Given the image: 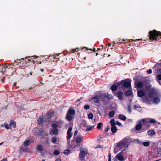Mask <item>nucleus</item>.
<instances>
[{
    "label": "nucleus",
    "mask_w": 161,
    "mask_h": 161,
    "mask_svg": "<svg viewBox=\"0 0 161 161\" xmlns=\"http://www.w3.org/2000/svg\"><path fill=\"white\" fill-rule=\"evenodd\" d=\"M125 94L126 96H130L132 94V91L130 90H127L125 92Z\"/></svg>",
    "instance_id": "a878e982"
},
{
    "label": "nucleus",
    "mask_w": 161,
    "mask_h": 161,
    "mask_svg": "<svg viewBox=\"0 0 161 161\" xmlns=\"http://www.w3.org/2000/svg\"><path fill=\"white\" fill-rule=\"evenodd\" d=\"M105 97L108 99H111L112 98V96L111 95L109 94H108L106 96H105Z\"/></svg>",
    "instance_id": "603ef678"
},
{
    "label": "nucleus",
    "mask_w": 161,
    "mask_h": 161,
    "mask_svg": "<svg viewBox=\"0 0 161 161\" xmlns=\"http://www.w3.org/2000/svg\"><path fill=\"white\" fill-rule=\"evenodd\" d=\"M122 152H121L116 156V158L120 161H123L125 160L124 157L122 155Z\"/></svg>",
    "instance_id": "ddd939ff"
},
{
    "label": "nucleus",
    "mask_w": 161,
    "mask_h": 161,
    "mask_svg": "<svg viewBox=\"0 0 161 161\" xmlns=\"http://www.w3.org/2000/svg\"><path fill=\"white\" fill-rule=\"evenodd\" d=\"M57 138L56 137H53L52 138L51 142L53 143H55L57 142Z\"/></svg>",
    "instance_id": "37998d69"
},
{
    "label": "nucleus",
    "mask_w": 161,
    "mask_h": 161,
    "mask_svg": "<svg viewBox=\"0 0 161 161\" xmlns=\"http://www.w3.org/2000/svg\"><path fill=\"white\" fill-rule=\"evenodd\" d=\"M9 125L11 127H12L14 128H15L16 127V123L13 120H10Z\"/></svg>",
    "instance_id": "412c9836"
},
{
    "label": "nucleus",
    "mask_w": 161,
    "mask_h": 161,
    "mask_svg": "<svg viewBox=\"0 0 161 161\" xmlns=\"http://www.w3.org/2000/svg\"><path fill=\"white\" fill-rule=\"evenodd\" d=\"M85 48L87 50H90L92 51H93V52H96L97 51V50H96L95 49V48H93L92 49H88L86 47H85Z\"/></svg>",
    "instance_id": "3c124183"
},
{
    "label": "nucleus",
    "mask_w": 161,
    "mask_h": 161,
    "mask_svg": "<svg viewBox=\"0 0 161 161\" xmlns=\"http://www.w3.org/2000/svg\"><path fill=\"white\" fill-rule=\"evenodd\" d=\"M4 126L5 128L7 130H8L9 129H12V127L9 126V125L7 124H4Z\"/></svg>",
    "instance_id": "79ce46f5"
},
{
    "label": "nucleus",
    "mask_w": 161,
    "mask_h": 161,
    "mask_svg": "<svg viewBox=\"0 0 161 161\" xmlns=\"http://www.w3.org/2000/svg\"><path fill=\"white\" fill-rule=\"evenodd\" d=\"M123 92L121 91H119L117 92L115 95L117 96L119 99L122 100L123 99Z\"/></svg>",
    "instance_id": "dca6fc26"
},
{
    "label": "nucleus",
    "mask_w": 161,
    "mask_h": 161,
    "mask_svg": "<svg viewBox=\"0 0 161 161\" xmlns=\"http://www.w3.org/2000/svg\"><path fill=\"white\" fill-rule=\"evenodd\" d=\"M67 113L69 114L72 115L73 116H74L75 113V111L73 108V107H71L69 109Z\"/></svg>",
    "instance_id": "2eb2a0df"
},
{
    "label": "nucleus",
    "mask_w": 161,
    "mask_h": 161,
    "mask_svg": "<svg viewBox=\"0 0 161 161\" xmlns=\"http://www.w3.org/2000/svg\"><path fill=\"white\" fill-rule=\"evenodd\" d=\"M16 62L18 63V64H23L24 63V58H21L20 59H17L16 60Z\"/></svg>",
    "instance_id": "c85d7f7f"
},
{
    "label": "nucleus",
    "mask_w": 161,
    "mask_h": 161,
    "mask_svg": "<svg viewBox=\"0 0 161 161\" xmlns=\"http://www.w3.org/2000/svg\"><path fill=\"white\" fill-rule=\"evenodd\" d=\"M115 114V112L114 111H110L109 114V116L112 118L113 117L114 115Z\"/></svg>",
    "instance_id": "ea45409f"
},
{
    "label": "nucleus",
    "mask_w": 161,
    "mask_h": 161,
    "mask_svg": "<svg viewBox=\"0 0 161 161\" xmlns=\"http://www.w3.org/2000/svg\"><path fill=\"white\" fill-rule=\"evenodd\" d=\"M159 72L161 74V68L158 69Z\"/></svg>",
    "instance_id": "774afa93"
},
{
    "label": "nucleus",
    "mask_w": 161,
    "mask_h": 161,
    "mask_svg": "<svg viewBox=\"0 0 161 161\" xmlns=\"http://www.w3.org/2000/svg\"><path fill=\"white\" fill-rule=\"evenodd\" d=\"M117 84L119 87L123 90L124 88H128L131 86V80L130 79H126L121 80L120 82H118Z\"/></svg>",
    "instance_id": "7ed1b4c3"
},
{
    "label": "nucleus",
    "mask_w": 161,
    "mask_h": 161,
    "mask_svg": "<svg viewBox=\"0 0 161 161\" xmlns=\"http://www.w3.org/2000/svg\"><path fill=\"white\" fill-rule=\"evenodd\" d=\"M147 73L148 74H151L152 73V70L151 69H150L147 71Z\"/></svg>",
    "instance_id": "052dcab7"
},
{
    "label": "nucleus",
    "mask_w": 161,
    "mask_h": 161,
    "mask_svg": "<svg viewBox=\"0 0 161 161\" xmlns=\"http://www.w3.org/2000/svg\"><path fill=\"white\" fill-rule=\"evenodd\" d=\"M90 106L88 104H86L84 105V108L85 110H88L90 108Z\"/></svg>",
    "instance_id": "49530a36"
},
{
    "label": "nucleus",
    "mask_w": 161,
    "mask_h": 161,
    "mask_svg": "<svg viewBox=\"0 0 161 161\" xmlns=\"http://www.w3.org/2000/svg\"><path fill=\"white\" fill-rule=\"evenodd\" d=\"M147 130V129H146V128L143 127H142V129L140 130L139 131V132H136V133H142L144 132L145 131Z\"/></svg>",
    "instance_id": "e433bc0d"
},
{
    "label": "nucleus",
    "mask_w": 161,
    "mask_h": 161,
    "mask_svg": "<svg viewBox=\"0 0 161 161\" xmlns=\"http://www.w3.org/2000/svg\"><path fill=\"white\" fill-rule=\"evenodd\" d=\"M148 82L147 80H145L142 82L139 81L137 80H135L134 85L135 87L137 88L141 89L142 88L144 85H146Z\"/></svg>",
    "instance_id": "39448f33"
},
{
    "label": "nucleus",
    "mask_w": 161,
    "mask_h": 161,
    "mask_svg": "<svg viewBox=\"0 0 161 161\" xmlns=\"http://www.w3.org/2000/svg\"><path fill=\"white\" fill-rule=\"evenodd\" d=\"M127 142V139H124L119 141L117 143L116 146L119 147H121L123 146H124Z\"/></svg>",
    "instance_id": "6e6552de"
},
{
    "label": "nucleus",
    "mask_w": 161,
    "mask_h": 161,
    "mask_svg": "<svg viewBox=\"0 0 161 161\" xmlns=\"http://www.w3.org/2000/svg\"><path fill=\"white\" fill-rule=\"evenodd\" d=\"M142 125H144L147 126L148 128L150 127L149 125V120L145 119H143L141 120Z\"/></svg>",
    "instance_id": "9b49d317"
},
{
    "label": "nucleus",
    "mask_w": 161,
    "mask_h": 161,
    "mask_svg": "<svg viewBox=\"0 0 161 161\" xmlns=\"http://www.w3.org/2000/svg\"><path fill=\"white\" fill-rule=\"evenodd\" d=\"M78 133V130H75L74 133V136H75ZM74 138H75V137H74Z\"/></svg>",
    "instance_id": "bf43d9fd"
},
{
    "label": "nucleus",
    "mask_w": 161,
    "mask_h": 161,
    "mask_svg": "<svg viewBox=\"0 0 161 161\" xmlns=\"http://www.w3.org/2000/svg\"><path fill=\"white\" fill-rule=\"evenodd\" d=\"M128 111L129 112H131L132 110L131 109V106L130 105L128 106Z\"/></svg>",
    "instance_id": "5fc2aeb1"
},
{
    "label": "nucleus",
    "mask_w": 161,
    "mask_h": 161,
    "mask_svg": "<svg viewBox=\"0 0 161 161\" xmlns=\"http://www.w3.org/2000/svg\"><path fill=\"white\" fill-rule=\"evenodd\" d=\"M94 126H92V127H87V128L86 129V131H90L93 128V127Z\"/></svg>",
    "instance_id": "864d4df0"
},
{
    "label": "nucleus",
    "mask_w": 161,
    "mask_h": 161,
    "mask_svg": "<svg viewBox=\"0 0 161 161\" xmlns=\"http://www.w3.org/2000/svg\"><path fill=\"white\" fill-rule=\"evenodd\" d=\"M160 101V98L158 97H155L153 99V102L155 104L158 103Z\"/></svg>",
    "instance_id": "7c9ffc66"
},
{
    "label": "nucleus",
    "mask_w": 161,
    "mask_h": 161,
    "mask_svg": "<svg viewBox=\"0 0 161 161\" xmlns=\"http://www.w3.org/2000/svg\"><path fill=\"white\" fill-rule=\"evenodd\" d=\"M72 129V128L71 127H70L68 129L67 132V144L69 146L71 147V145H70V139L72 136V133L71 132V131Z\"/></svg>",
    "instance_id": "423d86ee"
},
{
    "label": "nucleus",
    "mask_w": 161,
    "mask_h": 161,
    "mask_svg": "<svg viewBox=\"0 0 161 161\" xmlns=\"http://www.w3.org/2000/svg\"><path fill=\"white\" fill-rule=\"evenodd\" d=\"M157 79L160 80H161V74H159L157 75Z\"/></svg>",
    "instance_id": "4d7b16f0"
},
{
    "label": "nucleus",
    "mask_w": 161,
    "mask_h": 161,
    "mask_svg": "<svg viewBox=\"0 0 161 161\" xmlns=\"http://www.w3.org/2000/svg\"><path fill=\"white\" fill-rule=\"evenodd\" d=\"M30 57H26L24 59H25L24 60V62L25 61L26 62H29L30 61V59L29 58H30Z\"/></svg>",
    "instance_id": "c03bdc74"
},
{
    "label": "nucleus",
    "mask_w": 161,
    "mask_h": 161,
    "mask_svg": "<svg viewBox=\"0 0 161 161\" xmlns=\"http://www.w3.org/2000/svg\"><path fill=\"white\" fill-rule=\"evenodd\" d=\"M149 123H156V121H155V120L154 119H149Z\"/></svg>",
    "instance_id": "8fccbe9b"
},
{
    "label": "nucleus",
    "mask_w": 161,
    "mask_h": 161,
    "mask_svg": "<svg viewBox=\"0 0 161 161\" xmlns=\"http://www.w3.org/2000/svg\"><path fill=\"white\" fill-rule=\"evenodd\" d=\"M60 151L58 150H55L54 151V154L55 155H58L60 154Z\"/></svg>",
    "instance_id": "a18cd8bd"
},
{
    "label": "nucleus",
    "mask_w": 161,
    "mask_h": 161,
    "mask_svg": "<svg viewBox=\"0 0 161 161\" xmlns=\"http://www.w3.org/2000/svg\"><path fill=\"white\" fill-rule=\"evenodd\" d=\"M157 96L156 92L153 90H151L148 94V97L151 99L153 98L154 97Z\"/></svg>",
    "instance_id": "1a4fd4ad"
},
{
    "label": "nucleus",
    "mask_w": 161,
    "mask_h": 161,
    "mask_svg": "<svg viewBox=\"0 0 161 161\" xmlns=\"http://www.w3.org/2000/svg\"><path fill=\"white\" fill-rule=\"evenodd\" d=\"M7 159L6 158H4L2 160H1L0 161H7Z\"/></svg>",
    "instance_id": "0e129e2a"
},
{
    "label": "nucleus",
    "mask_w": 161,
    "mask_h": 161,
    "mask_svg": "<svg viewBox=\"0 0 161 161\" xmlns=\"http://www.w3.org/2000/svg\"><path fill=\"white\" fill-rule=\"evenodd\" d=\"M72 115H72L69 114L67 113L66 115V119L68 121H70L72 120L74 117L72 116Z\"/></svg>",
    "instance_id": "aec40b11"
},
{
    "label": "nucleus",
    "mask_w": 161,
    "mask_h": 161,
    "mask_svg": "<svg viewBox=\"0 0 161 161\" xmlns=\"http://www.w3.org/2000/svg\"><path fill=\"white\" fill-rule=\"evenodd\" d=\"M55 161H62L60 158H58L56 159Z\"/></svg>",
    "instance_id": "69168bd1"
},
{
    "label": "nucleus",
    "mask_w": 161,
    "mask_h": 161,
    "mask_svg": "<svg viewBox=\"0 0 161 161\" xmlns=\"http://www.w3.org/2000/svg\"><path fill=\"white\" fill-rule=\"evenodd\" d=\"M3 66V67H1L0 65V69H2L1 72L3 74L7 76H10L12 75L13 70L14 69V68L11 66L9 64H6ZM2 67L3 66H2Z\"/></svg>",
    "instance_id": "f257e3e1"
},
{
    "label": "nucleus",
    "mask_w": 161,
    "mask_h": 161,
    "mask_svg": "<svg viewBox=\"0 0 161 161\" xmlns=\"http://www.w3.org/2000/svg\"><path fill=\"white\" fill-rule=\"evenodd\" d=\"M137 95L139 97H144L145 95V93L143 91L142 89L137 90Z\"/></svg>",
    "instance_id": "4468645a"
},
{
    "label": "nucleus",
    "mask_w": 161,
    "mask_h": 161,
    "mask_svg": "<svg viewBox=\"0 0 161 161\" xmlns=\"http://www.w3.org/2000/svg\"><path fill=\"white\" fill-rule=\"evenodd\" d=\"M37 149L38 150L41 151H42L43 150V146L41 145H39L37 146Z\"/></svg>",
    "instance_id": "4c0bfd02"
},
{
    "label": "nucleus",
    "mask_w": 161,
    "mask_h": 161,
    "mask_svg": "<svg viewBox=\"0 0 161 161\" xmlns=\"http://www.w3.org/2000/svg\"><path fill=\"white\" fill-rule=\"evenodd\" d=\"M137 141L138 142V143L139 144H143V145L145 147L148 146L150 145V142H142L140 141H139V140L137 139Z\"/></svg>",
    "instance_id": "4be33fe9"
},
{
    "label": "nucleus",
    "mask_w": 161,
    "mask_h": 161,
    "mask_svg": "<svg viewBox=\"0 0 161 161\" xmlns=\"http://www.w3.org/2000/svg\"><path fill=\"white\" fill-rule=\"evenodd\" d=\"M148 36L151 41H158L159 39H161V32L154 29L149 32Z\"/></svg>",
    "instance_id": "f03ea898"
},
{
    "label": "nucleus",
    "mask_w": 161,
    "mask_h": 161,
    "mask_svg": "<svg viewBox=\"0 0 161 161\" xmlns=\"http://www.w3.org/2000/svg\"><path fill=\"white\" fill-rule=\"evenodd\" d=\"M110 123L111 126H115L116 123L114 119H112L110 121Z\"/></svg>",
    "instance_id": "f704fd0d"
},
{
    "label": "nucleus",
    "mask_w": 161,
    "mask_h": 161,
    "mask_svg": "<svg viewBox=\"0 0 161 161\" xmlns=\"http://www.w3.org/2000/svg\"><path fill=\"white\" fill-rule=\"evenodd\" d=\"M111 131L112 132L111 135H113L114 133H115L117 132L118 130L117 128L115 126H111Z\"/></svg>",
    "instance_id": "a211bd4d"
},
{
    "label": "nucleus",
    "mask_w": 161,
    "mask_h": 161,
    "mask_svg": "<svg viewBox=\"0 0 161 161\" xmlns=\"http://www.w3.org/2000/svg\"><path fill=\"white\" fill-rule=\"evenodd\" d=\"M80 99H79L77 100V101L76 102V104H78L80 103Z\"/></svg>",
    "instance_id": "680f3d73"
},
{
    "label": "nucleus",
    "mask_w": 161,
    "mask_h": 161,
    "mask_svg": "<svg viewBox=\"0 0 161 161\" xmlns=\"http://www.w3.org/2000/svg\"><path fill=\"white\" fill-rule=\"evenodd\" d=\"M31 142L30 140H27L25 141L23 143L24 145L26 146H28L30 145Z\"/></svg>",
    "instance_id": "cd10ccee"
},
{
    "label": "nucleus",
    "mask_w": 161,
    "mask_h": 161,
    "mask_svg": "<svg viewBox=\"0 0 161 161\" xmlns=\"http://www.w3.org/2000/svg\"><path fill=\"white\" fill-rule=\"evenodd\" d=\"M110 129L108 126L107 127V128H106L105 129L104 131L105 132H107Z\"/></svg>",
    "instance_id": "13d9d810"
},
{
    "label": "nucleus",
    "mask_w": 161,
    "mask_h": 161,
    "mask_svg": "<svg viewBox=\"0 0 161 161\" xmlns=\"http://www.w3.org/2000/svg\"><path fill=\"white\" fill-rule=\"evenodd\" d=\"M83 138L82 136L80 135H78V137L76 139V142L71 145V148L74 149L80 146L83 142Z\"/></svg>",
    "instance_id": "20e7f679"
},
{
    "label": "nucleus",
    "mask_w": 161,
    "mask_h": 161,
    "mask_svg": "<svg viewBox=\"0 0 161 161\" xmlns=\"http://www.w3.org/2000/svg\"><path fill=\"white\" fill-rule=\"evenodd\" d=\"M72 152L71 150L69 149H66L64 150V153L66 155H68L71 153Z\"/></svg>",
    "instance_id": "2f4dec72"
},
{
    "label": "nucleus",
    "mask_w": 161,
    "mask_h": 161,
    "mask_svg": "<svg viewBox=\"0 0 161 161\" xmlns=\"http://www.w3.org/2000/svg\"><path fill=\"white\" fill-rule=\"evenodd\" d=\"M78 50V48H76L75 49H73L71 50H70L69 52H70L71 53H74L76 51L77 52Z\"/></svg>",
    "instance_id": "de8ad7c7"
},
{
    "label": "nucleus",
    "mask_w": 161,
    "mask_h": 161,
    "mask_svg": "<svg viewBox=\"0 0 161 161\" xmlns=\"http://www.w3.org/2000/svg\"><path fill=\"white\" fill-rule=\"evenodd\" d=\"M44 132V130L43 129H42V130H39L37 134L39 136H43Z\"/></svg>",
    "instance_id": "72a5a7b5"
},
{
    "label": "nucleus",
    "mask_w": 161,
    "mask_h": 161,
    "mask_svg": "<svg viewBox=\"0 0 161 161\" xmlns=\"http://www.w3.org/2000/svg\"><path fill=\"white\" fill-rule=\"evenodd\" d=\"M148 134L149 136H153L155 134V132L153 130H150L148 131Z\"/></svg>",
    "instance_id": "c756f323"
},
{
    "label": "nucleus",
    "mask_w": 161,
    "mask_h": 161,
    "mask_svg": "<svg viewBox=\"0 0 161 161\" xmlns=\"http://www.w3.org/2000/svg\"><path fill=\"white\" fill-rule=\"evenodd\" d=\"M108 158H111V153H109L108 154Z\"/></svg>",
    "instance_id": "338daca9"
},
{
    "label": "nucleus",
    "mask_w": 161,
    "mask_h": 161,
    "mask_svg": "<svg viewBox=\"0 0 161 161\" xmlns=\"http://www.w3.org/2000/svg\"><path fill=\"white\" fill-rule=\"evenodd\" d=\"M37 122L39 125H42L44 123L43 119L42 118H39L37 120Z\"/></svg>",
    "instance_id": "b1692460"
},
{
    "label": "nucleus",
    "mask_w": 161,
    "mask_h": 161,
    "mask_svg": "<svg viewBox=\"0 0 161 161\" xmlns=\"http://www.w3.org/2000/svg\"><path fill=\"white\" fill-rule=\"evenodd\" d=\"M51 126L53 129H58V125L56 123H53L52 124Z\"/></svg>",
    "instance_id": "58836bf2"
},
{
    "label": "nucleus",
    "mask_w": 161,
    "mask_h": 161,
    "mask_svg": "<svg viewBox=\"0 0 161 161\" xmlns=\"http://www.w3.org/2000/svg\"><path fill=\"white\" fill-rule=\"evenodd\" d=\"M87 152H86L84 150L80 151L79 154V159L81 161H83L85 160V155L86 154H87Z\"/></svg>",
    "instance_id": "0eeeda50"
},
{
    "label": "nucleus",
    "mask_w": 161,
    "mask_h": 161,
    "mask_svg": "<svg viewBox=\"0 0 161 161\" xmlns=\"http://www.w3.org/2000/svg\"><path fill=\"white\" fill-rule=\"evenodd\" d=\"M103 125V123H99L98 124V125H97V128L98 129H100L101 127V126L102 125Z\"/></svg>",
    "instance_id": "09e8293b"
},
{
    "label": "nucleus",
    "mask_w": 161,
    "mask_h": 161,
    "mask_svg": "<svg viewBox=\"0 0 161 161\" xmlns=\"http://www.w3.org/2000/svg\"><path fill=\"white\" fill-rule=\"evenodd\" d=\"M90 101H92L95 103H99V98L98 96L96 95L92 97L90 100Z\"/></svg>",
    "instance_id": "f8f14e48"
},
{
    "label": "nucleus",
    "mask_w": 161,
    "mask_h": 161,
    "mask_svg": "<svg viewBox=\"0 0 161 161\" xmlns=\"http://www.w3.org/2000/svg\"><path fill=\"white\" fill-rule=\"evenodd\" d=\"M9 64L11 66H12L13 68H14V69L15 68L16 66L18 65V64L16 62V60H15L14 62L13 63H10Z\"/></svg>",
    "instance_id": "bb28decb"
},
{
    "label": "nucleus",
    "mask_w": 161,
    "mask_h": 161,
    "mask_svg": "<svg viewBox=\"0 0 161 161\" xmlns=\"http://www.w3.org/2000/svg\"><path fill=\"white\" fill-rule=\"evenodd\" d=\"M93 115L92 113H90L88 114V117L89 119H92L93 118Z\"/></svg>",
    "instance_id": "a19ab883"
},
{
    "label": "nucleus",
    "mask_w": 161,
    "mask_h": 161,
    "mask_svg": "<svg viewBox=\"0 0 161 161\" xmlns=\"http://www.w3.org/2000/svg\"><path fill=\"white\" fill-rule=\"evenodd\" d=\"M119 118L122 120L125 121L127 118L125 116L123 115H120L119 116Z\"/></svg>",
    "instance_id": "5701e85b"
},
{
    "label": "nucleus",
    "mask_w": 161,
    "mask_h": 161,
    "mask_svg": "<svg viewBox=\"0 0 161 161\" xmlns=\"http://www.w3.org/2000/svg\"><path fill=\"white\" fill-rule=\"evenodd\" d=\"M54 111L53 110L50 109L48 112V115L50 117H52L54 115Z\"/></svg>",
    "instance_id": "393cba45"
},
{
    "label": "nucleus",
    "mask_w": 161,
    "mask_h": 161,
    "mask_svg": "<svg viewBox=\"0 0 161 161\" xmlns=\"http://www.w3.org/2000/svg\"><path fill=\"white\" fill-rule=\"evenodd\" d=\"M142 124L141 120L137 122V124L136 125L135 127L133 130H135L136 131H139L142 128Z\"/></svg>",
    "instance_id": "9d476101"
},
{
    "label": "nucleus",
    "mask_w": 161,
    "mask_h": 161,
    "mask_svg": "<svg viewBox=\"0 0 161 161\" xmlns=\"http://www.w3.org/2000/svg\"><path fill=\"white\" fill-rule=\"evenodd\" d=\"M125 42H123L122 41L121 42H119L117 43H114V45H113V47H115L116 46L119 45L120 44L122 43L123 44Z\"/></svg>",
    "instance_id": "c9c22d12"
},
{
    "label": "nucleus",
    "mask_w": 161,
    "mask_h": 161,
    "mask_svg": "<svg viewBox=\"0 0 161 161\" xmlns=\"http://www.w3.org/2000/svg\"><path fill=\"white\" fill-rule=\"evenodd\" d=\"M116 124L119 126H122L120 122H119L118 121H116Z\"/></svg>",
    "instance_id": "6e6d98bb"
},
{
    "label": "nucleus",
    "mask_w": 161,
    "mask_h": 161,
    "mask_svg": "<svg viewBox=\"0 0 161 161\" xmlns=\"http://www.w3.org/2000/svg\"><path fill=\"white\" fill-rule=\"evenodd\" d=\"M58 129H53L50 131V134H53L55 135H57L58 133Z\"/></svg>",
    "instance_id": "6ab92c4d"
},
{
    "label": "nucleus",
    "mask_w": 161,
    "mask_h": 161,
    "mask_svg": "<svg viewBox=\"0 0 161 161\" xmlns=\"http://www.w3.org/2000/svg\"><path fill=\"white\" fill-rule=\"evenodd\" d=\"M143 97L142 99L143 100V101L144 102L149 103L150 102L149 100V98L148 97Z\"/></svg>",
    "instance_id": "473e14b6"
},
{
    "label": "nucleus",
    "mask_w": 161,
    "mask_h": 161,
    "mask_svg": "<svg viewBox=\"0 0 161 161\" xmlns=\"http://www.w3.org/2000/svg\"><path fill=\"white\" fill-rule=\"evenodd\" d=\"M118 87L119 86H118L117 83H114L112 86L111 87V89L112 90V92H114L117 89Z\"/></svg>",
    "instance_id": "f3484780"
},
{
    "label": "nucleus",
    "mask_w": 161,
    "mask_h": 161,
    "mask_svg": "<svg viewBox=\"0 0 161 161\" xmlns=\"http://www.w3.org/2000/svg\"><path fill=\"white\" fill-rule=\"evenodd\" d=\"M134 108L135 109V110H136L138 108V107L136 105H134Z\"/></svg>",
    "instance_id": "e2e57ef3"
}]
</instances>
